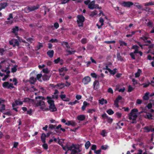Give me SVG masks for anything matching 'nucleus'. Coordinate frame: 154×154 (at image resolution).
Segmentation results:
<instances>
[{"mask_svg": "<svg viewBox=\"0 0 154 154\" xmlns=\"http://www.w3.org/2000/svg\"><path fill=\"white\" fill-rule=\"evenodd\" d=\"M138 112V110L137 109L134 108L132 109L128 115L129 119L133 120V122H131L132 123H136V119L137 117L136 113Z\"/></svg>", "mask_w": 154, "mask_h": 154, "instance_id": "1", "label": "nucleus"}, {"mask_svg": "<svg viewBox=\"0 0 154 154\" xmlns=\"http://www.w3.org/2000/svg\"><path fill=\"white\" fill-rule=\"evenodd\" d=\"M46 99L48 100L47 102L49 104V108L50 111L52 112L57 111V108L55 105L54 101L51 99V97L47 96Z\"/></svg>", "mask_w": 154, "mask_h": 154, "instance_id": "2", "label": "nucleus"}, {"mask_svg": "<svg viewBox=\"0 0 154 154\" xmlns=\"http://www.w3.org/2000/svg\"><path fill=\"white\" fill-rule=\"evenodd\" d=\"M77 23L79 27H83V23L85 21V17L82 15H78L77 16Z\"/></svg>", "mask_w": 154, "mask_h": 154, "instance_id": "3", "label": "nucleus"}, {"mask_svg": "<svg viewBox=\"0 0 154 154\" xmlns=\"http://www.w3.org/2000/svg\"><path fill=\"white\" fill-rule=\"evenodd\" d=\"M40 6V5L38 4H37L36 6H33L30 7H28L27 8L25 9V11L26 13H28L30 11H33L35 10L38 9Z\"/></svg>", "mask_w": 154, "mask_h": 154, "instance_id": "4", "label": "nucleus"}, {"mask_svg": "<svg viewBox=\"0 0 154 154\" xmlns=\"http://www.w3.org/2000/svg\"><path fill=\"white\" fill-rule=\"evenodd\" d=\"M121 5L124 7L130 8L134 5L133 3L130 1L123 2L121 4Z\"/></svg>", "mask_w": 154, "mask_h": 154, "instance_id": "5", "label": "nucleus"}, {"mask_svg": "<svg viewBox=\"0 0 154 154\" xmlns=\"http://www.w3.org/2000/svg\"><path fill=\"white\" fill-rule=\"evenodd\" d=\"M122 98V97L120 95H119L118 96L116 97V100H115L114 101V105L117 108H119V100H121Z\"/></svg>", "mask_w": 154, "mask_h": 154, "instance_id": "6", "label": "nucleus"}, {"mask_svg": "<svg viewBox=\"0 0 154 154\" xmlns=\"http://www.w3.org/2000/svg\"><path fill=\"white\" fill-rule=\"evenodd\" d=\"M91 81V79L89 76H85L82 80V82L85 85L88 84Z\"/></svg>", "mask_w": 154, "mask_h": 154, "instance_id": "7", "label": "nucleus"}, {"mask_svg": "<svg viewBox=\"0 0 154 154\" xmlns=\"http://www.w3.org/2000/svg\"><path fill=\"white\" fill-rule=\"evenodd\" d=\"M36 106H40V109H43L45 106V102L42 100H40L39 101L36 103Z\"/></svg>", "mask_w": 154, "mask_h": 154, "instance_id": "8", "label": "nucleus"}, {"mask_svg": "<svg viewBox=\"0 0 154 154\" xmlns=\"http://www.w3.org/2000/svg\"><path fill=\"white\" fill-rule=\"evenodd\" d=\"M60 98L63 101L69 102L70 101V99L68 97H66V95L65 94H61L60 95Z\"/></svg>", "mask_w": 154, "mask_h": 154, "instance_id": "9", "label": "nucleus"}, {"mask_svg": "<svg viewBox=\"0 0 154 154\" xmlns=\"http://www.w3.org/2000/svg\"><path fill=\"white\" fill-rule=\"evenodd\" d=\"M85 116L84 115H78L77 117V119L80 121H83L85 120Z\"/></svg>", "mask_w": 154, "mask_h": 154, "instance_id": "10", "label": "nucleus"}, {"mask_svg": "<svg viewBox=\"0 0 154 154\" xmlns=\"http://www.w3.org/2000/svg\"><path fill=\"white\" fill-rule=\"evenodd\" d=\"M8 5V3L6 2H4L1 3L0 4V11L2 9H4Z\"/></svg>", "mask_w": 154, "mask_h": 154, "instance_id": "11", "label": "nucleus"}, {"mask_svg": "<svg viewBox=\"0 0 154 154\" xmlns=\"http://www.w3.org/2000/svg\"><path fill=\"white\" fill-rule=\"evenodd\" d=\"M54 62L55 63L57 64L59 62H60V65H62L63 63V60L62 59H61L60 57H58L57 59H55Z\"/></svg>", "mask_w": 154, "mask_h": 154, "instance_id": "12", "label": "nucleus"}, {"mask_svg": "<svg viewBox=\"0 0 154 154\" xmlns=\"http://www.w3.org/2000/svg\"><path fill=\"white\" fill-rule=\"evenodd\" d=\"M47 54L50 58H52L54 55V51L53 50H49L47 52Z\"/></svg>", "mask_w": 154, "mask_h": 154, "instance_id": "13", "label": "nucleus"}, {"mask_svg": "<svg viewBox=\"0 0 154 154\" xmlns=\"http://www.w3.org/2000/svg\"><path fill=\"white\" fill-rule=\"evenodd\" d=\"M99 103L103 105L104 104H106L107 103V101L106 100H105L104 98H102L99 100Z\"/></svg>", "mask_w": 154, "mask_h": 154, "instance_id": "14", "label": "nucleus"}, {"mask_svg": "<svg viewBox=\"0 0 154 154\" xmlns=\"http://www.w3.org/2000/svg\"><path fill=\"white\" fill-rule=\"evenodd\" d=\"M46 137V135L45 133H42L41 137V140L43 143H45L46 142L45 138Z\"/></svg>", "mask_w": 154, "mask_h": 154, "instance_id": "15", "label": "nucleus"}, {"mask_svg": "<svg viewBox=\"0 0 154 154\" xmlns=\"http://www.w3.org/2000/svg\"><path fill=\"white\" fill-rule=\"evenodd\" d=\"M99 21L100 23H101V25L99 26L98 24H97L96 25L98 27V29H100L101 28L102 26L104 24L103 22H104V20L102 18L100 17Z\"/></svg>", "mask_w": 154, "mask_h": 154, "instance_id": "16", "label": "nucleus"}, {"mask_svg": "<svg viewBox=\"0 0 154 154\" xmlns=\"http://www.w3.org/2000/svg\"><path fill=\"white\" fill-rule=\"evenodd\" d=\"M19 27L17 26H16L12 29V32L15 34H17V32L19 31Z\"/></svg>", "mask_w": 154, "mask_h": 154, "instance_id": "17", "label": "nucleus"}, {"mask_svg": "<svg viewBox=\"0 0 154 154\" xmlns=\"http://www.w3.org/2000/svg\"><path fill=\"white\" fill-rule=\"evenodd\" d=\"M36 81V78L34 77H31L30 78V81H29L30 84H34L35 82Z\"/></svg>", "mask_w": 154, "mask_h": 154, "instance_id": "18", "label": "nucleus"}, {"mask_svg": "<svg viewBox=\"0 0 154 154\" xmlns=\"http://www.w3.org/2000/svg\"><path fill=\"white\" fill-rule=\"evenodd\" d=\"M149 92L146 93L144 96L143 97V99L144 100H147L149 99Z\"/></svg>", "mask_w": 154, "mask_h": 154, "instance_id": "19", "label": "nucleus"}, {"mask_svg": "<svg viewBox=\"0 0 154 154\" xmlns=\"http://www.w3.org/2000/svg\"><path fill=\"white\" fill-rule=\"evenodd\" d=\"M57 86L58 87V89H61L64 87V84L63 83H58L57 84Z\"/></svg>", "mask_w": 154, "mask_h": 154, "instance_id": "20", "label": "nucleus"}, {"mask_svg": "<svg viewBox=\"0 0 154 154\" xmlns=\"http://www.w3.org/2000/svg\"><path fill=\"white\" fill-rule=\"evenodd\" d=\"M117 57L118 60H120L121 61H122L124 60L123 57H122L120 55L119 53H118L117 54Z\"/></svg>", "mask_w": 154, "mask_h": 154, "instance_id": "21", "label": "nucleus"}, {"mask_svg": "<svg viewBox=\"0 0 154 154\" xmlns=\"http://www.w3.org/2000/svg\"><path fill=\"white\" fill-rule=\"evenodd\" d=\"M119 42L120 46H123L124 45L126 46H127V43L125 42L124 41L122 40H119Z\"/></svg>", "mask_w": 154, "mask_h": 154, "instance_id": "22", "label": "nucleus"}, {"mask_svg": "<svg viewBox=\"0 0 154 154\" xmlns=\"http://www.w3.org/2000/svg\"><path fill=\"white\" fill-rule=\"evenodd\" d=\"M116 70L117 69L116 68L114 69L113 70H112L110 69L108 71L111 75H114L116 73Z\"/></svg>", "mask_w": 154, "mask_h": 154, "instance_id": "23", "label": "nucleus"}, {"mask_svg": "<svg viewBox=\"0 0 154 154\" xmlns=\"http://www.w3.org/2000/svg\"><path fill=\"white\" fill-rule=\"evenodd\" d=\"M50 77L46 75H44L42 76V78L44 81H47L49 80Z\"/></svg>", "mask_w": 154, "mask_h": 154, "instance_id": "24", "label": "nucleus"}, {"mask_svg": "<svg viewBox=\"0 0 154 154\" xmlns=\"http://www.w3.org/2000/svg\"><path fill=\"white\" fill-rule=\"evenodd\" d=\"M62 125H59L57 126L56 127V129H58L60 128V129L63 132H65L66 130L64 128H61Z\"/></svg>", "mask_w": 154, "mask_h": 154, "instance_id": "25", "label": "nucleus"}, {"mask_svg": "<svg viewBox=\"0 0 154 154\" xmlns=\"http://www.w3.org/2000/svg\"><path fill=\"white\" fill-rule=\"evenodd\" d=\"M152 115L149 113L146 115V118L149 120H153V119L152 118Z\"/></svg>", "mask_w": 154, "mask_h": 154, "instance_id": "26", "label": "nucleus"}, {"mask_svg": "<svg viewBox=\"0 0 154 154\" xmlns=\"http://www.w3.org/2000/svg\"><path fill=\"white\" fill-rule=\"evenodd\" d=\"M74 148L75 149H77L78 148H77L75 146L74 144H72L71 146H68V151L69 150H72V149L73 148Z\"/></svg>", "mask_w": 154, "mask_h": 154, "instance_id": "27", "label": "nucleus"}, {"mask_svg": "<svg viewBox=\"0 0 154 154\" xmlns=\"http://www.w3.org/2000/svg\"><path fill=\"white\" fill-rule=\"evenodd\" d=\"M142 71L140 69H138L137 72L135 74V77L136 78L138 77L140 75V73Z\"/></svg>", "mask_w": 154, "mask_h": 154, "instance_id": "28", "label": "nucleus"}, {"mask_svg": "<svg viewBox=\"0 0 154 154\" xmlns=\"http://www.w3.org/2000/svg\"><path fill=\"white\" fill-rule=\"evenodd\" d=\"M93 86H94V88L95 90H96L97 89V88H96V89H95V86L96 85L97 87L99 86V82L98 81L96 80L94 81L93 83Z\"/></svg>", "mask_w": 154, "mask_h": 154, "instance_id": "29", "label": "nucleus"}, {"mask_svg": "<svg viewBox=\"0 0 154 154\" xmlns=\"http://www.w3.org/2000/svg\"><path fill=\"white\" fill-rule=\"evenodd\" d=\"M91 145V143L89 141H87L85 143V148L86 149H88L89 148L90 146Z\"/></svg>", "mask_w": 154, "mask_h": 154, "instance_id": "30", "label": "nucleus"}, {"mask_svg": "<svg viewBox=\"0 0 154 154\" xmlns=\"http://www.w3.org/2000/svg\"><path fill=\"white\" fill-rule=\"evenodd\" d=\"M9 84L8 82H5L2 84V86L5 88H8V86Z\"/></svg>", "mask_w": 154, "mask_h": 154, "instance_id": "31", "label": "nucleus"}, {"mask_svg": "<svg viewBox=\"0 0 154 154\" xmlns=\"http://www.w3.org/2000/svg\"><path fill=\"white\" fill-rule=\"evenodd\" d=\"M134 6H136L138 9H142V6L141 5H139L138 3H136L135 4H134Z\"/></svg>", "mask_w": 154, "mask_h": 154, "instance_id": "32", "label": "nucleus"}, {"mask_svg": "<svg viewBox=\"0 0 154 154\" xmlns=\"http://www.w3.org/2000/svg\"><path fill=\"white\" fill-rule=\"evenodd\" d=\"M144 129L145 130H146V131H145V132L146 133H148L150 131H151V130H152L151 128H149L148 126L145 127L144 128Z\"/></svg>", "mask_w": 154, "mask_h": 154, "instance_id": "33", "label": "nucleus"}, {"mask_svg": "<svg viewBox=\"0 0 154 154\" xmlns=\"http://www.w3.org/2000/svg\"><path fill=\"white\" fill-rule=\"evenodd\" d=\"M15 103L17 105H21L23 104V102L16 100L14 101Z\"/></svg>", "mask_w": 154, "mask_h": 154, "instance_id": "34", "label": "nucleus"}, {"mask_svg": "<svg viewBox=\"0 0 154 154\" xmlns=\"http://www.w3.org/2000/svg\"><path fill=\"white\" fill-rule=\"evenodd\" d=\"M14 44L13 45V47H15V46H19V42L17 39H14Z\"/></svg>", "mask_w": 154, "mask_h": 154, "instance_id": "35", "label": "nucleus"}, {"mask_svg": "<svg viewBox=\"0 0 154 154\" xmlns=\"http://www.w3.org/2000/svg\"><path fill=\"white\" fill-rule=\"evenodd\" d=\"M17 66L15 65L13 68H12L11 69V72H12L14 73L16 72L17 70Z\"/></svg>", "mask_w": 154, "mask_h": 154, "instance_id": "36", "label": "nucleus"}, {"mask_svg": "<svg viewBox=\"0 0 154 154\" xmlns=\"http://www.w3.org/2000/svg\"><path fill=\"white\" fill-rule=\"evenodd\" d=\"M0 112H2L3 110H4L5 109V104H3L2 105H0Z\"/></svg>", "mask_w": 154, "mask_h": 154, "instance_id": "37", "label": "nucleus"}, {"mask_svg": "<svg viewBox=\"0 0 154 154\" xmlns=\"http://www.w3.org/2000/svg\"><path fill=\"white\" fill-rule=\"evenodd\" d=\"M106 112L109 115H112L114 113V111L111 109H109Z\"/></svg>", "mask_w": 154, "mask_h": 154, "instance_id": "38", "label": "nucleus"}, {"mask_svg": "<svg viewBox=\"0 0 154 154\" xmlns=\"http://www.w3.org/2000/svg\"><path fill=\"white\" fill-rule=\"evenodd\" d=\"M81 42L82 44H85L87 42V40L86 38H82L81 40Z\"/></svg>", "mask_w": 154, "mask_h": 154, "instance_id": "39", "label": "nucleus"}, {"mask_svg": "<svg viewBox=\"0 0 154 154\" xmlns=\"http://www.w3.org/2000/svg\"><path fill=\"white\" fill-rule=\"evenodd\" d=\"M69 45L68 43L67 42L63 41L61 42V45L64 47H66L67 45Z\"/></svg>", "mask_w": 154, "mask_h": 154, "instance_id": "40", "label": "nucleus"}, {"mask_svg": "<svg viewBox=\"0 0 154 154\" xmlns=\"http://www.w3.org/2000/svg\"><path fill=\"white\" fill-rule=\"evenodd\" d=\"M96 109H89L87 111V112L90 113H92L94 112H95L96 111Z\"/></svg>", "mask_w": 154, "mask_h": 154, "instance_id": "41", "label": "nucleus"}, {"mask_svg": "<svg viewBox=\"0 0 154 154\" xmlns=\"http://www.w3.org/2000/svg\"><path fill=\"white\" fill-rule=\"evenodd\" d=\"M56 125H53L52 124H50L49 125V128L51 129H56Z\"/></svg>", "mask_w": 154, "mask_h": 154, "instance_id": "42", "label": "nucleus"}, {"mask_svg": "<svg viewBox=\"0 0 154 154\" xmlns=\"http://www.w3.org/2000/svg\"><path fill=\"white\" fill-rule=\"evenodd\" d=\"M94 5L91 3H90L88 4V8H89L91 9H93L94 8H94Z\"/></svg>", "mask_w": 154, "mask_h": 154, "instance_id": "43", "label": "nucleus"}, {"mask_svg": "<svg viewBox=\"0 0 154 154\" xmlns=\"http://www.w3.org/2000/svg\"><path fill=\"white\" fill-rule=\"evenodd\" d=\"M144 5L145 6H147L150 5H154V2H149L148 3H146Z\"/></svg>", "mask_w": 154, "mask_h": 154, "instance_id": "44", "label": "nucleus"}, {"mask_svg": "<svg viewBox=\"0 0 154 154\" xmlns=\"http://www.w3.org/2000/svg\"><path fill=\"white\" fill-rule=\"evenodd\" d=\"M79 102L77 100H75L74 102H70L68 103V104L70 105H73L76 103H78Z\"/></svg>", "mask_w": 154, "mask_h": 154, "instance_id": "45", "label": "nucleus"}, {"mask_svg": "<svg viewBox=\"0 0 154 154\" xmlns=\"http://www.w3.org/2000/svg\"><path fill=\"white\" fill-rule=\"evenodd\" d=\"M134 89L132 86L130 85H129L128 86V92H131Z\"/></svg>", "mask_w": 154, "mask_h": 154, "instance_id": "46", "label": "nucleus"}, {"mask_svg": "<svg viewBox=\"0 0 154 154\" xmlns=\"http://www.w3.org/2000/svg\"><path fill=\"white\" fill-rule=\"evenodd\" d=\"M150 84H151V83H150L149 82H148V83H143L142 85H143L144 88H146L148 87Z\"/></svg>", "mask_w": 154, "mask_h": 154, "instance_id": "47", "label": "nucleus"}, {"mask_svg": "<svg viewBox=\"0 0 154 154\" xmlns=\"http://www.w3.org/2000/svg\"><path fill=\"white\" fill-rule=\"evenodd\" d=\"M1 71L3 72H5L7 74H9L10 73V71L9 70H7L6 69H1Z\"/></svg>", "mask_w": 154, "mask_h": 154, "instance_id": "48", "label": "nucleus"}, {"mask_svg": "<svg viewBox=\"0 0 154 154\" xmlns=\"http://www.w3.org/2000/svg\"><path fill=\"white\" fill-rule=\"evenodd\" d=\"M136 32L135 31H132L131 32V34H127L126 35L127 37H131L133 35H134L135 33Z\"/></svg>", "mask_w": 154, "mask_h": 154, "instance_id": "49", "label": "nucleus"}, {"mask_svg": "<svg viewBox=\"0 0 154 154\" xmlns=\"http://www.w3.org/2000/svg\"><path fill=\"white\" fill-rule=\"evenodd\" d=\"M97 14V11H95L91 12V14H90V16H91L93 17L95 15H96Z\"/></svg>", "mask_w": 154, "mask_h": 154, "instance_id": "50", "label": "nucleus"}, {"mask_svg": "<svg viewBox=\"0 0 154 154\" xmlns=\"http://www.w3.org/2000/svg\"><path fill=\"white\" fill-rule=\"evenodd\" d=\"M101 116L103 119H107L108 117V116L106 113H104L102 114Z\"/></svg>", "mask_w": 154, "mask_h": 154, "instance_id": "51", "label": "nucleus"}, {"mask_svg": "<svg viewBox=\"0 0 154 154\" xmlns=\"http://www.w3.org/2000/svg\"><path fill=\"white\" fill-rule=\"evenodd\" d=\"M104 42L107 44H114L116 43V41L114 40L112 41H105Z\"/></svg>", "mask_w": 154, "mask_h": 154, "instance_id": "52", "label": "nucleus"}, {"mask_svg": "<svg viewBox=\"0 0 154 154\" xmlns=\"http://www.w3.org/2000/svg\"><path fill=\"white\" fill-rule=\"evenodd\" d=\"M62 146L63 149L66 151H68V146L67 145H66L65 146L62 145Z\"/></svg>", "mask_w": 154, "mask_h": 154, "instance_id": "53", "label": "nucleus"}, {"mask_svg": "<svg viewBox=\"0 0 154 154\" xmlns=\"http://www.w3.org/2000/svg\"><path fill=\"white\" fill-rule=\"evenodd\" d=\"M42 146L44 149L47 150L48 149V145L47 143H44V144L42 145Z\"/></svg>", "mask_w": 154, "mask_h": 154, "instance_id": "54", "label": "nucleus"}, {"mask_svg": "<svg viewBox=\"0 0 154 154\" xmlns=\"http://www.w3.org/2000/svg\"><path fill=\"white\" fill-rule=\"evenodd\" d=\"M49 42H51L52 43H54V42L57 43L58 42V40L57 39H54L52 38L49 41Z\"/></svg>", "mask_w": 154, "mask_h": 154, "instance_id": "55", "label": "nucleus"}, {"mask_svg": "<svg viewBox=\"0 0 154 154\" xmlns=\"http://www.w3.org/2000/svg\"><path fill=\"white\" fill-rule=\"evenodd\" d=\"M54 26L56 29H57L59 27V24L57 22H56L54 23Z\"/></svg>", "mask_w": 154, "mask_h": 154, "instance_id": "56", "label": "nucleus"}, {"mask_svg": "<svg viewBox=\"0 0 154 154\" xmlns=\"http://www.w3.org/2000/svg\"><path fill=\"white\" fill-rule=\"evenodd\" d=\"M13 84L11 83H9V84L8 85V89H11V88H14V87L13 86Z\"/></svg>", "mask_w": 154, "mask_h": 154, "instance_id": "57", "label": "nucleus"}, {"mask_svg": "<svg viewBox=\"0 0 154 154\" xmlns=\"http://www.w3.org/2000/svg\"><path fill=\"white\" fill-rule=\"evenodd\" d=\"M106 133V130H103L101 133V135L103 137H105L106 136L105 134Z\"/></svg>", "mask_w": 154, "mask_h": 154, "instance_id": "58", "label": "nucleus"}, {"mask_svg": "<svg viewBox=\"0 0 154 154\" xmlns=\"http://www.w3.org/2000/svg\"><path fill=\"white\" fill-rule=\"evenodd\" d=\"M107 119V122H108V123H109L110 124H111L113 121V119H111L109 117Z\"/></svg>", "mask_w": 154, "mask_h": 154, "instance_id": "59", "label": "nucleus"}, {"mask_svg": "<svg viewBox=\"0 0 154 154\" xmlns=\"http://www.w3.org/2000/svg\"><path fill=\"white\" fill-rule=\"evenodd\" d=\"M43 47V45L41 43H39V44L37 45V50H38L40 49L41 48Z\"/></svg>", "mask_w": 154, "mask_h": 154, "instance_id": "60", "label": "nucleus"}, {"mask_svg": "<svg viewBox=\"0 0 154 154\" xmlns=\"http://www.w3.org/2000/svg\"><path fill=\"white\" fill-rule=\"evenodd\" d=\"M97 148V146L95 145H93L92 146L91 149V150H96V149Z\"/></svg>", "mask_w": 154, "mask_h": 154, "instance_id": "61", "label": "nucleus"}, {"mask_svg": "<svg viewBox=\"0 0 154 154\" xmlns=\"http://www.w3.org/2000/svg\"><path fill=\"white\" fill-rule=\"evenodd\" d=\"M30 100V99L29 98L26 97L23 100V102H29Z\"/></svg>", "mask_w": 154, "mask_h": 154, "instance_id": "62", "label": "nucleus"}, {"mask_svg": "<svg viewBox=\"0 0 154 154\" xmlns=\"http://www.w3.org/2000/svg\"><path fill=\"white\" fill-rule=\"evenodd\" d=\"M134 54L133 52H131L130 53V55L132 59L135 60V58Z\"/></svg>", "mask_w": 154, "mask_h": 154, "instance_id": "63", "label": "nucleus"}, {"mask_svg": "<svg viewBox=\"0 0 154 154\" xmlns=\"http://www.w3.org/2000/svg\"><path fill=\"white\" fill-rule=\"evenodd\" d=\"M101 152V150L100 149L97 150H95L94 152L96 154H100Z\"/></svg>", "mask_w": 154, "mask_h": 154, "instance_id": "64", "label": "nucleus"}]
</instances>
